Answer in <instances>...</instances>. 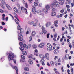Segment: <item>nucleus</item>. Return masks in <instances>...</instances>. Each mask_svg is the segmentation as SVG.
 <instances>
[{
	"label": "nucleus",
	"instance_id": "20e7f679",
	"mask_svg": "<svg viewBox=\"0 0 74 74\" xmlns=\"http://www.w3.org/2000/svg\"><path fill=\"white\" fill-rule=\"evenodd\" d=\"M18 37H19L18 38V40L20 41H22L23 40V39H22V37H23V36H22V35L21 34L19 33L18 34Z\"/></svg>",
	"mask_w": 74,
	"mask_h": 74
},
{
	"label": "nucleus",
	"instance_id": "c756f323",
	"mask_svg": "<svg viewBox=\"0 0 74 74\" xmlns=\"http://www.w3.org/2000/svg\"><path fill=\"white\" fill-rule=\"evenodd\" d=\"M28 58H32L33 57V55L32 54L29 55V56H28Z\"/></svg>",
	"mask_w": 74,
	"mask_h": 74
},
{
	"label": "nucleus",
	"instance_id": "603ef678",
	"mask_svg": "<svg viewBox=\"0 0 74 74\" xmlns=\"http://www.w3.org/2000/svg\"><path fill=\"white\" fill-rule=\"evenodd\" d=\"M17 7L18 9H20L21 7H20V5L18 4L17 5Z\"/></svg>",
	"mask_w": 74,
	"mask_h": 74
},
{
	"label": "nucleus",
	"instance_id": "4468645a",
	"mask_svg": "<svg viewBox=\"0 0 74 74\" xmlns=\"http://www.w3.org/2000/svg\"><path fill=\"white\" fill-rule=\"evenodd\" d=\"M28 62L30 64H33V61L32 60H29Z\"/></svg>",
	"mask_w": 74,
	"mask_h": 74
},
{
	"label": "nucleus",
	"instance_id": "bf43d9fd",
	"mask_svg": "<svg viewBox=\"0 0 74 74\" xmlns=\"http://www.w3.org/2000/svg\"><path fill=\"white\" fill-rule=\"evenodd\" d=\"M30 28H28L27 29V31H28V32H30Z\"/></svg>",
	"mask_w": 74,
	"mask_h": 74
},
{
	"label": "nucleus",
	"instance_id": "6e6552de",
	"mask_svg": "<svg viewBox=\"0 0 74 74\" xmlns=\"http://www.w3.org/2000/svg\"><path fill=\"white\" fill-rule=\"evenodd\" d=\"M42 11L43 12H44V13H45V14H47V13L48 12V10L46 9L45 8H43V9Z\"/></svg>",
	"mask_w": 74,
	"mask_h": 74
},
{
	"label": "nucleus",
	"instance_id": "393cba45",
	"mask_svg": "<svg viewBox=\"0 0 74 74\" xmlns=\"http://www.w3.org/2000/svg\"><path fill=\"white\" fill-rule=\"evenodd\" d=\"M13 9L16 12H17V13H18V10H17V9H16V7L14 8Z\"/></svg>",
	"mask_w": 74,
	"mask_h": 74
},
{
	"label": "nucleus",
	"instance_id": "774afa93",
	"mask_svg": "<svg viewBox=\"0 0 74 74\" xmlns=\"http://www.w3.org/2000/svg\"><path fill=\"white\" fill-rule=\"evenodd\" d=\"M47 66H51V65H50V64L48 62H47Z\"/></svg>",
	"mask_w": 74,
	"mask_h": 74
},
{
	"label": "nucleus",
	"instance_id": "6e6d98bb",
	"mask_svg": "<svg viewBox=\"0 0 74 74\" xmlns=\"http://www.w3.org/2000/svg\"><path fill=\"white\" fill-rule=\"evenodd\" d=\"M61 70L62 72H64V69H63V66L61 67Z\"/></svg>",
	"mask_w": 74,
	"mask_h": 74
},
{
	"label": "nucleus",
	"instance_id": "ddd939ff",
	"mask_svg": "<svg viewBox=\"0 0 74 74\" xmlns=\"http://www.w3.org/2000/svg\"><path fill=\"white\" fill-rule=\"evenodd\" d=\"M56 12H53L51 13V15L52 16H56Z\"/></svg>",
	"mask_w": 74,
	"mask_h": 74
},
{
	"label": "nucleus",
	"instance_id": "de8ad7c7",
	"mask_svg": "<svg viewBox=\"0 0 74 74\" xmlns=\"http://www.w3.org/2000/svg\"><path fill=\"white\" fill-rule=\"evenodd\" d=\"M32 36H30L29 38V40L30 41H32Z\"/></svg>",
	"mask_w": 74,
	"mask_h": 74
},
{
	"label": "nucleus",
	"instance_id": "37998d69",
	"mask_svg": "<svg viewBox=\"0 0 74 74\" xmlns=\"http://www.w3.org/2000/svg\"><path fill=\"white\" fill-rule=\"evenodd\" d=\"M0 12H1V13H3L4 12V11L0 9Z\"/></svg>",
	"mask_w": 74,
	"mask_h": 74
},
{
	"label": "nucleus",
	"instance_id": "c03bdc74",
	"mask_svg": "<svg viewBox=\"0 0 74 74\" xmlns=\"http://www.w3.org/2000/svg\"><path fill=\"white\" fill-rule=\"evenodd\" d=\"M57 34L56 33L54 34V37L55 38H56L57 37Z\"/></svg>",
	"mask_w": 74,
	"mask_h": 74
},
{
	"label": "nucleus",
	"instance_id": "0e129e2a",
	"mask_svg": "<svg viewBox=\"0 0 74 74\" xmlns=\"http://www.w3.org/2000/svg\"><path fill=\"white\" fill-rule=\"evenodd\" d=\"M8 17H6L5 18V21H8Z\"/></svg>",
	"mask_w": 74,
	"mask_h": 74
},
{
	"label": "nucleus",
	"instance_id": "49530a36",
	"mask_svg": "<svg viewBox=\"0 0 74 74\" xmlns=\"http://www.w3.org/2000/svg\"><path fill=\"white\" fill-rule=\"evenodd\" d=\"M23 47H24V48H26V44H23Z\"/></svg>",
	"mask_w": 74,
	"mask_h": 74
},
{
	"label": "nucleus",
	"instance_id": "8fccbe9b",
	"mask_svg": "<svg viewBox=\"0 0 74 74\" xmlns=\"http://www.w3.org/2000/svg\"><path fill=\"white\" fill-rule=\"evenodd\" d=\"M33 26H37V23H34L33 24Z\"/></svg>",
	"mask_w": 74,
	"mask_h": 74
},
{
	"label": "nucleus",
	"instance_id": "bb28decb",
	"mask_svg": "<svg viewBox=\"0 0 74 74\" xmlns=\"http://www.w3.org/2000/svg\"><path fill=\"white\" fill-rule=\"evenodd\" d=\"M20 49L21 51H23L24 50V48L23 47L21 46V47H20Z\"/></svg>",
	"mask_w": 74,
	"mask_h": 74
},
{
	"label": "nucleus",
	"instance_id": "f03ea898",
	"mask_svg": "<svg viewBox=\"0 0 74 74\" xmlns=\"http://www.w3.org/2000/svg\"><path fill=\"white\" fill-rule=\"evenodd\" d=\"M47 48L48 51L51 52L52 51V46L49 43H47Z\"/></svg>",
	"mask_w": 74,
	"mask_h": 74
},
{
	"label": "nucleus",
	"instance_id": "b1692460",
	"mask_svg": "<svg viewBox=\"0 0 74 74\" xmlns=\"http://www.w3.org/2000/svg\"><path fill=\"white\" fill-rule=\"evenodd\" d=\"M46 8L47 10H50V7L48 5L46 6Z\"/></svg>",
	"mask_w": 74,
	"mask_h": 74
},
{
	"label": "nucleus",
	"instance_id": "58836bf2",
	"mask_svg": "<svg viewBox=\"0 0 74 74\" xmlns=\"http://www.w3.org/2000/svg\"><path fill=\"white\" fill-rule=\"evenodd\" d=\"M50 34L49 33L47 34V38H49V36Z\"/></svg>",
	"mask_w": 74,
	"mask_h": 74
},
{
	"label": "nucleus",
	"instance_id": "f704fd0d",
	"mask_svg": "<svg viewBox=\"0 0 74 74\" xmlns=\"http://www.w3.org/2000/svg\"><path fill=\"white\" fill-rule=\"evenodd\" d=\"M15 22H16V23H17V24L18 25H19V23L18 21L16 20L15 19Z\"/></svg>",
	"mask_w": 74,
	"mask_h": 74
},
{
	"label": "nucleus",
	"instance_id": "c85d7f7f",
	"mask_svg": "<svg viewBox=\"0 0 74 74\" xmlns=\"http://www.w3.org/2000/svg\"><path fill=\"white\" fill-rule=\"evenodd\" d=\"M24 70L25 71H29V68L26 67L24 68Z\"/></svg>",
	"mask_w": 74,
	"mask_h": 74
},
{
	"label": "nucleus",
	"instance_id": "aec40b11",
	"mask_svg": "<svg viewBox=\"0 0 74 74\" xmlns=\"http://www.w3.org/2000/svg\"><path fill=\"white\" fill-rule=\"evenodd\" d=\"M50 63L51 66H52V67H53V66H54V62H53L51 61L50 62Z\"/></svg>",
	"mask_w": 74,
	"mask_h": 74
},
{
	"label": "nucleus",
	"instance_id": "4be33fe9",
	"mask_svg": "<svg viewBox=\"0 0 74 74\" xmlns=\"http://www.w3.org/2000/svg\"><path fill=\"white\" fill-rule=\"evenodd\" d=\"M59 1H61V5H63L64 2V0H58Z\"/></svg>",
	"mask_w": 74,
	"mask_h": 74
},
{
	"label": "nucleus",
	"instance_id": "864d4df0",
	"mask_svg": "<svg viewBox=\"0 0 74 74\" xmlns=\"http://www.w3.org/2000/svg\"><path fill=\"white\" fill-rule=\"evenodd\" d=\"M58 56H55V57L54 58V59L55 60H56V59H58Z\"/></svg>",
	"mask_w": 74,
	"mask_h": 74
},
{
	"label": "nucleus",
	"instance_id": "9d476101",
	"mask_svg": "<svg viewBox=\"0 0 74 74\" xmlns=\"http://www.w3.org/2000/svg\"><path fill=\"white\" fill-rule=\"evenodd\" d=\"M37 12L39 15H41L42 14V12L40 10H38L37 11Z\"/></svg>",
	"mask_w": 74,
	"mask_h": 74
},
{
	"label": "nucleus",
	"instance_id": "4d7b16f0",
	"mask_svg": "<svg viewBox=\"0 0 74 74\" xmlns=\"http://www.w3.org/2000/svg\"><path fill=\"white\" fill-rule=\"evenodd\" d=\"M47 73H48V74H51V73H50V72H49V70H47Z\"/></svg>",
	"mask_w": 74,
	"mask_h": 74
},
{
	"label": "nucleus",
	"instance_id": "13d9d810",
	"mask_svg": "<svg viewBox=\"0 0 74 74\" xmlns=\"http://www.w3.org/2000/svg\"><path fill=\"white\" fill-rule=\"evenodd\" d=\"M56 10V9L55 8H53L52 10V11H55Z\"/></svg>",
	"mask_w": 74,
	"mask_h": 74
},
{
	"label": "nucleus",
	"instance_id": "5701e85b",
	"mask_svg": "<svg viewBox=\"0 0 74 74\" xmlns=\"http://www.w3.org/2000/svg\"><path fill=\"white\" fill-rule=\"evenodd\" d=\"M36 34V32L35 31H33L31 35L32 36H34Z\"/></svg>",
	"mask_w": 74,
	"mask_h": 74
},
{
	"label": "nucleus",
	"instance_id": "f3484780",
	"mask_svg": "<svg viewBox=\"0 0 74 74\" xmlns=\"http://www.w3.org/2000/svg\"><path fill=\"white\" fill-rule=\"evenodd\" d=\"M59 52V50L58 49L55 50L54 51V53L55 54H57V53H58Z\"/></svg>",
	"mask_w": 74,
	"mask_h": 74
},
{
	"label": "nucleus",
	"instance_id": "e2e57ef3",
	"mask_svg": "<svg viewBox=\"0 0 74 74\" xmlns=\"http://www.w3.org/2000/svg\"><path fill=\"white\" fill-rule=\"evenodd\" d=\"M60 12L61 13H63V12H64V10H62L60 11Z\"/></svg>",
	"mask_w": 74,
	"mask_h": 74
},
{
	"label": "nucleus",
	"instance_id": "338daca9",
	"mask_svg": "<svg viewBox=\"0 0 74 74\" xmlns=\"http://www.w3.org/2000/svg\"><path fill=\"white\" fill-rule=\"evenodd\" d=\"M2 17L5 18V15L4 14H3L2 15Z\"/></svg>",
	"mask_w": 74,
	"mask_h": 74
},
{
	"label": "nucleus",
	"instance_id": "cd10ccee",
	"mask_svg": "<svg viewBox=\"0 0 74 74\" xmlns=\"http://www.w3.org/2000/svg\"><path fill=\"white\" fill-rule=\"evenodd\" d=\"M21 59H25L26 58V57H25V56L22 55L21 56Z\"/></svg>",
	"mask_w": 74,
	"mask_h": 74
},
{
	"label": "nucleus",
	"instance_id": "09e8293b",
	"mask_svg": "<svg viewBox=\"0 0 74 74\" xmlns=\"http://www.w3.org/2000/svg\"><path fill=\"white\" fill-rule=\"evenodd\" d=\"M28 1L29 3H32V2L33 0H28Z\"/></svg>",
	"mask_w": 74,
	"mask_h": 74
},
{
	"label": "nucleus",
	"instance_id": "72a5a7b5",
	"mask_svg": "<svg viewBox=\"0 0 74 74\" xmlns=\"http://www.w3.org/2000/svg\"><path fill=\"white\" fill-rule=\"evenodd\" d=\"M45 62V60L44 59V58H42L41 59L40 62Z\"/></svg>",
	"mask_w": 74,
	"mask_h": 74
},
{
	"label": "nucleus",
	"instance_id": "79ce46f5",
	"mask_svg": "<svg viewBox=\"0 0 74 74\" xmlns=\"http://www.w3.org/2000/svg\"><path fill=\"white\" fill-rule=\"evenodd\" d=\"M15 17L16 19H17V21H18V22H20V21L19 20V19L18 18V17L16 16H15Z\"/></svg>",
	"mask_w": 74,
	"mask_h": 74
},
{
	"label": "nucleus",
	"instance_id": "c9c22d12",
	"mask_svg": "<svg viewBox=\"0 0 74 74\" xmlns=\"http://www.w3.org/2000/svg\"><path fill=\"white\" fill-rule=\"evenodd\" d=\"M50 6L51 7H53V6H55V3H53V4H51V5H50Z\"/></svg>",
	"mask_w": 74,
	"mask_h": 74
},
{
	"label": "nucleus",
	"instance_id": "2eb2a0df",
	"mask_svg": "<svg viewBox=\"0 0 74 74\" xmlns=\"http://www.w3.org/2000/svg\"><path fill=\"white\" fill-rule=\"evenodd\" d=\"M21 11L23 13H24V12H25L26 14H27V9L26 8H25V9L23 10H22Z\"/></svg>",
	"mask_w": 74,
	"mask_h": 74
},
{
	"label": "nucleus",
	"instance_id": "2f4dec72",
	"mask_svg": "<svg viewBox=\"0 0 74 74\" xmlns=\"http://www.w3.org/2000/svg\"><path fill=\"white\" fill-rule=\"evenodd\" d=\"M17 27V29H18V30H21V27L20 26H19V25H18Z\"/></svg>",
	"mask_w": 74,
	"mask_h": 74
},
{
	"label": "nucleus",
	"instance_id": "a878e982",
	"mask_svg": "<svg viewBox=\"0 0 74 74\" xmlns=\"http://www.w3.org/2000/svg\"><path fill=\"white\" fill-rule=\"evenodd\" d=\"M20 30V33L22 34L23 33V29L22 28Z\"/></svg>",
	"mask_w": 74,
	"mask_h": 74
},
{
	"label": "nucleus",
	"instance_id": "7c9ffc66",
	"mask_svg": "<svg viewBox=\"0 0 74 74\" xmlns=\"http://www.w3.org/2000/svg\"><path fill=\"white\" fill-rule=\"evenodd\" d=\"M33 48L36 49V48H37V46H36V45H33Z\"/></svg>",
	"mask_w": 74,
	"mask_h": 74
},
{
	"label": "nucleus",
	"instance_id": "a211bd4d",
	"mask_svg": "<svg viewBox=\"0 0 74 74\" xmlns=\"http://www.w3.org/2000/svg\"><path fill=\"white\" fill-rule=\"evenodd\" d=\"M34 23V22L33 21H29L28 22V23L30 25H32V24Z\"/></svg>",
	"mask_w": 74,
	"mask_h": 74
},
{
	"label": "nucleus",
	"instance_id": "6ab92c4d",
	"mask_svg": "<svg viewBox=\"0 0 74 74\" xmlns=\"http://www.w3.org/2000/svg\"><path fill=\"white\" fill-rule=\"evenodd\" d=\"M22 53L23 55H27V52L25 51H22Z\"/></svg>",
	"mask_w": 74,
	"mask_h": 74
},
{
	"label": "nucleus",
	"instance_id": "a18cd8bd",
	"mask_svg": "<svg viewBox=\"0 0 74 74\" xmlns=\"http://www.w3.org/2000/svg\"><path fill=\"white\" fill-rule=\"evenodd\" d=\"M25 7L27 8H28V5H27V3H25Z\"/></svg>",
	"mask_w": 74,
	"mask_h": 74
},
{
	"label": "nucleus",
	"instance_id": "dca6fc26",
	"mask_svg": "<svg viewBox=\"0 0 74 74\" xmlns=\"http://www.w3.org/2000/svg\"><path fill=\"white\" fill-rule=\"evenodd\" d=\"M14 69H15V70H16V74H18V68L16 66H14Z\"/></svg>",
	"mask_w": 74,
	"mask_h": 74
},
{
	"label": "nucleus",
	"instance_id": "f8f14e48",
	"mask_svg": "<svg viewBox=\"0 0 74 74\" xmlns=\"http://www.w3.org/2000/svg\"><path fill=\"white\" fill-rule=\"evenodd\" d=\"M58 21H56L54 22V26H55L56 27H58V26L57 25L58 24Z\"/></svg>",
	"mask_w": 74,
	"mask_h": 74
},
{
	"label": "nucleus",
	"instance_id": "f257e3e1",
	"mask_svg": "<svg viewBox=\"0 0 74 74\" xmlns=\"http://www.w3.org/2000/svg\"><path fill=\"white\" fill-rule=\"evenodd\" d=\"M8 59L9 62V64L10 66H11L12 67L13 69H14V66H12V64H11V60H14L13 58L15 57L14 54L12 53L11 54L10 53H8Z\"/></svg>",
	"mask_w": 74,
	"mask_h": 74
},
{
	"label": "nucleus",
	"instance_id": "473e14b6",
	"mask_svg": "<svg viewBox=\"0 0 74 74\" xmlns=\"http://www.w3.org/2000/svg\"><path fill=\"white\" fill-rule=\"evenodd\" d=\"M69 55L68 54H66L65 55V59H68V58L67 57H69Z\"/></svg>",
	"mask_w": 74,
	"mask_h": 74
},
{
	"label": "nucleus",
	"instance_id": "1a4fd4ad",
	"mask_svg": "<svg viewBox=\"0 0 74 74\" xmlns=\"http://www.w3.org/2000/svg\"><path fill=\"white\" fill-rule=\"evenodd\" d=\"M45 57L46 59L47 60H49V55L48 53H46L45 55Z\"/></svg>",
	"mask_w": 74,
	"mask_h": 74
},
{
	"label": "nucleus",
	"instance_id": "7ed1b4c3",
	"mask_svg": "<svg viewBox=\"0 0 74 74\" xmlns=\"http://www.w3.org/2000/svg\"><path fill=\"white\" fill-rule=\"evenodd\" d=\"M42 33L43 34H46L47 33V31L45 30V28L43 26L42 27Z\"/></svg>",
	"mask_w": 74,
	"mask_h": 74
},
{
	"label": "nucleus",
	"instance_id": "680f3d73",
	"mask_svg": "<svg viewBox=\"0 0 74 74\" xmlns=\"http://www.w3.org/2000/svg\"><path fill=\"white\" fill-rule=\"evenodd\" d=\"M8 8L9 10H12V9L10 7V6Z\"/></svg>",
	"mask_w": 74,
	"mask_h": 74
},
{
	"label": "nucleus",
	"instance_id": "9b49d317",
	"mask_svg": "<svg viewBox=\"0 0 74 74\" xmlns=\"http://www.w3.org/2000/svg\"><path fill=\"white\" fill-rule=\"evenodd\" d=\"M44 46V43H42L39 45V48H43Z\"/></svg>",
	"mask_w": 74,
	"mask_h": 74
},
{
	"label": "nucleus",
	"instance_id": "69168bd1",
	"mask_svg": "<svg viewBox=\"0 0 74 74\" xmlns=\"http://www.w3.org/2000/svg\"><path fill=\"white\" fill-rule=\"evenodd\" d=\"M2 25H5V23L4 22H2Z\"/></svg>",
	"mask_w": 74,
	"mask_h": 74
},
{
	"label": "nucleus",
	"instance_id": "ea45409f",
	"mask_svg": "<svg viewBox=\"0 0 74 74\" xmlns=\"http://www.w3.org/2000/svg\"><path fill=\"white\" fill-rule=\"evenodd\" d=\"M24 59H21L20 60V62H25L24 61Z\"/></svg>",
	"mask_w": 74,
	"mask_h": 74
},
{
	"label": "nucleus",
	"instance_id": "3c124183",
	"mask_svg": "<svg viewBox=\"0 0 74 74\" xmlns=\"http://www.w3.org/2000/svg\"><path fill=\"white\" fill-rule=\"evenodd\" d=\"M23 43H22V42H20V46H21V47H22V45H23Z\"/></svg>",
	"mask_w": 74,
	"mask_h": 74
},
{
	"label": "nucleus",
	"instance_id": "412c9836",
	"mask_svg": "<svg viewBox=\"0 0 74 74\" xmlns=\"http://www.w3.org/2000/svg\"><path fill=\"white\" fill-rule=\"evenodd\" d=\"M39 56L40 58H41L42 59H44L45 58V56H44L42 54H41Z\"/></svg>",
	"mask_w": 74,
	"mask_h": 74
},
{
	"label": "nucleus",
	"instance_id": "4c0bfd02",
	"mask_svg": "<svg viewBox=\"0 0 74 74\" xmlns=\"http://www.w3.org/2000/svg\"><path fill=\"white\" fill-rule=\"evenodd\" d=\"M9 15L11 17L13 20L14 19V17H13V16H12L11 14H9Z\"/></svg>",
	"mask_w": 74,
	"mask_h": 74
},
{
	"label": "nucleus",
	"instance_id": "39448f33",
	"mask_svg": "<svg viewBox=\"0 0 74 74\" xmlns=\"http://www.w3.org/2000/svg\"><path fill=\"white\" fill-rule=\"evenodd\" d=\"M55 7H58L60 3L57 1L55 0L54 1Z\"/></svg>",
	"mask_w": 74,
	"mask_h": 74
},
{
	"label": "nucleus",
	"instance_id": "423d86ee",
	"mask_svg": "<svg viewBox=\"0 0 74 74\" xmlns=\"http://www.w3.org/2000/svg\"><path fill=\"white\" fill-rule=\"evenodd\" d=\"M33 8L32 9V11L33 14H36L37 13V10H36V8L34 6H33Z\"/></svg>",
	"mask_w": 74,
	"mask_h": 74
},
{
	"label": "nucleus",
	"instance_id": "0eeeda50",
	"mask_svg": "<svg viewBox=\"0 0 74 74\" xmlns=\"http://www.w3.org/2000/svg\"><path fill=\"white\" fill-rule=\"evenodd\" d=\"M46 27H48L49 26H50L51 25V22H48L46 24Z\"/></svg>",
	"mask_w": 74,
	"mask_h": 74
},
{
	"label": "nucleus",
	"instance_id": "5fc2aeb1",
	"mask_svg": "<svg viewBox=\"0 0 74 74\" xmlns=\"http://www.w3.org/2000/svg\"><path fill=\"white\" fill-rule=\"evenodd\" d=\"M71 7H73L74 6V3H71Z\"/></svg>",
	"mask_w": 74,
	"mask_h": 74
},
{
	"label": "nucleus",
	"instance_id": "e433bc0d",
	"mask_svg": "<svg viewBox=\"0 0 74 74\" xmlns=\"http://www.w3.org/2000/svg\"><path fill=\"white\" fill-rule=\"evenodd\" d=\"M71 73H73V72H74V70H73V68H71Z\"/></svg>",
	"mask_w": 74,
	"mask_h": 74
},
{
	"label": "nucleus",
	"instance_id": "052dcab7",
	"mask_svg": "<svg viewBox=\"0 0 74 74\" xmlns=\"http://www.w3.org/2000/svg\"><path fill=\"white\" fill-rule=\"evenodd\" d=\"M0 5L1 6V7H3V6H4V5H3V3H0Z\"/></svg>",
	"mask_w": 74,
	"mask_h": 74
},
{
	"label": "nucleus",
	"instance_id": "a19ab883",
	"mask_svg": "<svg viewBox=\"0 0 74 74\" xmlns=\"http://www.w3.org/2000/svg\"><path fill=\"white\" fill-rule=\"evenodd\" d=\"M34 4L35 6H37V5H38V3H37L36 2H34Z\"/></svg>",
	"mask_w": 74,
	"mask_h": 74
}]
</instances>
